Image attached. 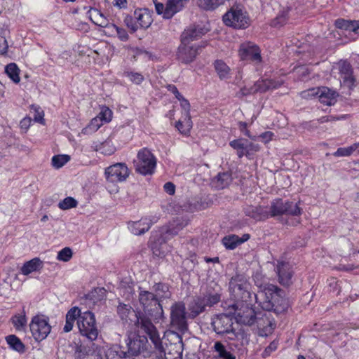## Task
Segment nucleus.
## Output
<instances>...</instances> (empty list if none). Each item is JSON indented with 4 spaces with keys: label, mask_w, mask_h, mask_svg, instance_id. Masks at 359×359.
Returning <instances> with one entry per match:
<instances>
[{
    "label": "nucleus",
    "mask_w": 359,
    "mask_h": 359,
    "mask_svg": "<svg viewBox=\"0 0 359 359\" xmlns=\"http://www.w3.org/2000/svg\"><path fill=\"white\" fill-rule=\"evenodd\" d=\"M229 291L234 300L228 306L229 313H233L243 323L249 322L254 316L253 302L257 303L256 296L251 292V285L244 274H236L229 283Z\"/></svg>",
    "instance_id": "1"
},
{
    "label": "nucleus",
    "mask_w": 359,
    "mask_h": 359,
    "mask_svg": "<svg viewBox=\"0 0 359 359\" xmlns=\"http://www.w3.org/2000/svg\"><path fill=\"white\" fill-rule=\"evenodd\" d=\"M117 313L125 326H135L145 332L155 346L161 344V339L156 327L145 315L137 313L130 305L121 303L117 306Z\"/></svg>",
    "instance_id": "2"
},
{
    "label": "nucleus",
    "mask_w": 359,
    "mask_h": 359,
    "mask_svg": "<svg viewBox=\"0 0 359 359\" xmlns=\"http://www.w3.org/2000/svg\"><path fill=\"white\" fill-rule=\"evenodd\" d=\"M257 303L266 311L281 313L287 311L289 304L285 292L276 285H270L256 296Z\"/></svg>",
    "instance_id": "3"
},
{
    "label": "nucleus",
    "mask_w": 359,
    "mask_h": 359,
    "mask_svg": "<svg viewBox=\"0 0 359 359\" xmlns=\"http://www.w3.org/2000/svg\"><path fill=\"white\" fill-rule=\"evenodd\" d=\"M135 171L142 175H152L156 167V158L147 148L140 149L134 160Z\"/></svg>",
    "instance_id": "4"
},
{
    "label": "nucleus",
    "mask_w": 359,
    "mask_h": 359,
    "mask_svg": "<svg viewBox=\"0 0 359 359\" xmlns=\"http://www.w3.org/2000/svg\"><path fill=\"white\" fill-rule=\"evenodd\" d=\"M77 326L80 334L86 337L90 341L97 339L98 330L96 325L95 317L91 311L82 313L77 320Z\"/></svg>",
    "instance_id": "5"
},
{
    "label": "nucleus",
    "mask_w": 359,
    "mask_h": 359,
    "mask_svg": "<svg viewBox=\"0 0 359 359\" xmlns=\"http://www.w3.org/2000/svg\"><path fill=\"white\" fill-rule=\"evenodd\" d=\"M170 327L184 333L188 329L187 312L184 303H174L170 308Z\"/></svg>",
    "instance_id": "6"
},
{
    "label": "nucleus",
    "mask_w": 359,
    "mask_h": 359,
    "mask_svg": "<svg viewBox=\"0 0 359 359\" xmlns=\"http://www.w3.org/2000/svg\"><path fill=\"white\" fill-rule=\"evenodd\" d=\"M269 211L271 217L283 215L297 216L301 214V209L297 203L283 201L281 198L273 200L271 203Z\"/></svg>",
    "instance_id": "7"
},
{
    "label": "nucleus",
    "mask_w": 359,
    "mask_h": 359,
    "mask_svg": "<svg viewBox=\"0 0 359 359\" xmlns=\"http://www.w3.org/2000/svg\"><path fill=\"white\" fill-rule=\"evenodd\" d=\"M282 81L273 79H262L257 81L250 88L244 87L241 88L236 94L237 97H243L257 93H264L267 90L276 89L281 86Z\"/></svg>",
    "instance_id": "8"
},
{
    "label": "nucleus",
    "mask_w": 359,
    "mask_h": 359,
    "mask_svg": "<svg viewBox=\"0 0 359 359\" xmlns=\"http://www.w3.org/2000/svg\"><path fill=\"white\" fill-rule=\"evenodd\" d=\"M224 24L236 29H244L249 25V18L245 12L238 8H231L223 16Z\"/></svg>",
    "instance_id": "9"
},
{
    "label": "nucleus",
    "mask_w": 359,
    "mask_h": 359,
    "mask_svg": "<svg viewBox=\"0 0 359 359\" xmlns=\"http://www.w3.org/2000/svg\"><path fill=\"white\" fill-rule=\"evenodd\" d=\"M29 327L33 337L36 341H42L46 339L51 330L48 319L43 316L33 317Z\"/></svg>",
    "instance_id": "10"
},
{
    "label": "nucleus",
    "mask_w": 359,
    "mask_h": 359,
    "mask_svg": "<svg viewBox=\"0 0 359 359\" xmlns=\"http://www.w3.org/2000/svg\"><path fill=\"white\" fill-rule=\"evenodd\" d=\"M130 170L124 163H117L105 168L104 175L107 182H122L129 177Z\"/></svg>",
    "instance_id": "11"
},
{
    "label": "nucleus",
    "mask_w": 359,
    "mask_h": 359,
    "mask_svg": "<svg viewBox=\"0 0 359 359\" xmlns=\"http://www.w3.org/2000/svg\"><path fill=\"white\" fill-rule=\"evenodd\" d=\"M139 302L145 313L152 315L154 312H162L163 309L157 297L154 294L148 291L141 290L139 293Z\"/></svg>",
    "instance_id": "12"
},
{
    "label": "nucleus",
    "mask_w": 359,
    "mask_h": 359,
    "mask_svg": "<svg viewBox=\"0 0 359 359\" xmlns=\"http://www.w3.org/2000/svg\"><path fill=\"white\" fill-rule=\"evenodd\" d=\"M230 314L229 313V314H219L212 318L211 325L217 334H224L231 333L235 336L232 327L233 319L230 317Z\"/></svg>",
    "instance_id": "13"
},
{
    "label": "nucleus",
    "mask_w": 359,
    "mask_h": 359,
    "mask_svg": "<svg viewBox=\"0 0 359 359\" xmlns=\"http://www.w3.org/2000/svg\"><path fill=\"white\" fill-rule=\"evenodd\" d=\"M200 46L181 42L177 53V60L183 64L192 62L199 53Z\"/></svg>",
    "instance_id": "14"
},
{
    "label": "nucleus",
    "mask_w": 359,
    "mask_h": 359,
    "mask_svg": "<svg viewBox=\"0 0 359 359\" xmlns=\"http://www.w3.org/2000/svg\"><path fill=\"white\" fill-rule=\"evenodd\" d=\"M276 273L279 283L283 286H289L292 283L294 271L292 266L285 262H278Z\"/></svg>",
    "instance_id": "15"
},
{
    "label": "nucleus",
    "mask_w": 359,
    "mask_h": 359,
    "mask_svg": "<svg viewBox=\"0 0 359 359\" xmlns=\"http://www.w3.org/2000/svg\"><path fill=\"white\" fill-rule=\"evenodd\" d=\"M239 55L242 60H250L256 63L261 62L259 48L251 42L244 43L241 45Z\"/></svg>",
    "instance_id": "16"
},
{
    "label": "nucleus",
    "mask_w": 359,
    "mask_h": 359,
    "mask_svg": "<svg viewBox=\"0 0 359 359\" xmlns=\"http://www.w3.org/2000/svg\"><path fill=\"white\" fill-rule=\"evenodd\" d=\"M245 213L247 216L257 221L264 220L269 217V211L267 207L248 206L245 209Z\"/></svg>",
    "instance_id": "17"
},
{
    "label": "nucleus",
    "mask_w": 359,
    "mask_h": 359,
    "mask_svg": "<svg viewBox=\"0 0 359 359\" xmlns=\"http://www.w3.org/2000/svg\"><path fill=\"white\" fill-rule=\"evenodd\" d=\"M189 0H168L165 5V18L170 19L184 8Z\"/></svg>",
    "instance_id": "18"
},
{
    "label": "nucleus",
    "mask_w": 359,
    "mask_h": 359,
    "mask_svg": "<svg viewBox=\"0 0 359 359\" xmlns=\"http://www.w3.org/2000/svg\"><path fill=\"white\" fill-rule=\"evenodd\" d=\"M318 98L321 103L330 106L336 102L338 95L336 91L327 87H320L318 88Z\"/></svg>",
    "instance_id": "19"
},
{
    "label": "nucleus",
    "mask_w": 359,
    "mask_h": 359,
    "mask_svg": "<svg viewBox=\"0 0 359 359\" xmlns=\"http://www.w3.org/2000/svg\"><path fill=\"white\" fill-rule=\"evenodd\" d=\"M134 18L136 20L140 29L148 28L152 22L151 15L147 9H137L134 12Z\"/></svg>",
    "instance_id": "20"
},
{
    "label": "nucleus",
    "mask_w": 359,
    "mask_h": 359,
    "mask_svg": "<svg viewBox=\"0 0 359 359\" xmlns=\"http://www.w3.org/2000/svg\"><path fill=\"white\" fill-rule=\"evenodd\" d=\"M152 224L150 219L146 218L140 221L129 223L128 228L135 235H142L148 231Z\"/></svg>",
    "instance_id": "21"
},
{
    "label": "nucleus",
    "mask_w": 359,
    "mask_h": 359,
    "mask_svg": "<svg viewBox=\"0 0 359 359\" xmlns=\"http://www.w3.org/2000/svg\"><path fill=\"white\" fill-rule=\"evenodd\" d=\"M339 71L343 79L344 84L348 86H353L355 82V79L352 75L353 72L351 65L346 61L340 62Z\"/></svg>",
    "instance_id": "22"
},
{
    "label": "nucleus",
    "mask_w": 359,
    "mask_h": 359,
    "mask_svg": "<svg viewBox=\"0 0 359 359\" xmlns=\"http://www.w3.org/2000/svg\"><path fill=\"white\" fill-rule=\"evenodd\" d=\"M204 32L201 28L189 27L185 29L181 36V42L196 44L193 41L200 38Z\"/></svg>",
    "instance_id": "23"
},
{
    "label": "nucleus",
    "mask_w": 359,
    "mask_h": 359,
    "mask_svg": "<svg viewBox=\"0 0 359 359\" xmlns=\"http://www.w3.org/2000/svg\"><path fill=\"white\" fill-rule=\"evenodd\" d=\"M88 13L90 15V20L96 25L102 27L110 28L111 25H109L108 20L98 9L91 8L88 11Z\"/></svg>",
    "instance_id": "24"
},
{
    "label": "nucleus",
    "mask_w": 359,
    "mask_h": 359,
    "mask_svg": "<svg viewBox=\"0 0 359 359\" xmlns=\"http://www.w3.org/2000/svg\"><path fill=\"white\" fill-rule=\"evenodd\" d=\"M232 181L231 174L229 172L219 173L212 180V186L217 189L227 187Z\"/></svg>",
    "instance_id": "25"
},
{
    "label": "nucleus",
    "mask_w": 359,
    "mask_h": 359,
    "mask_svg": "<svg viewBox=\"0 0 359 359\" xmlns=\"http://www.w3.org/2000/svg\"><path fill=\"white\" fill-rule=\"evenodd\" d=\"M334 25L339 29L355 33L359 29V20H348L339 18L335 21Z\"/></svg>",
    "instance_id": "26"
},
{
    "label": "nucleus",
    "mask_w": 359,
    "mask_h": 359,
    "mask_svg": "<svg viewBox=\"0 0 359 359\" xmlns=\"http://www.w3.org/2000/svg\"><path fill=\"white\" fill-rule=\"evenodd\" d=\"M128 352L132 355H137L140 353L144 347V341L137 337L133 339H128L127 342Z\"/></svg>",
    "instance_id": "27"
},
{
    "label": "nucleus",
    "mask_w": 359,
    "mask_h": 359,
    "mask_svg": "<svg viewBox=\"0 0 359 359\" xmlns=\"http://www.w3.org/2000/svg\"><path fill=\"white\" fill-rule=\"evenodd\" d=\"M42 267V262L39 258H34L25 262L20 269L21 273L27 276L32 272L39 271Z\"/></svg>",
    "instance_id": "28"
},
{
    "label": "nucleus",
    "mask_w": 359,
    "mask_h": 359,
    "mask_svg": "<svg viewBox=\"0 0 359 359\" xmlns=\"http://www.w3.org/2000/svg\"><path fill=\"white\" fill-rule=\"evenodd\" d=\"M154 290L155 292V297L159 300V302L162 299H169L171 297V292L169 290L168 284L158 283L154 286Z\"/></svg>",
    "instance_id": "29"
},
{
    "label": "nucleus",
    "mask_w": 359,
    "mask_h": 359,
    "mask_svg": "<svg viewBox=\"0 0 359 359\" xmlns=\"http://www.w3.org/2000/svg\"><path fill=\"white\" fill-rule=\"evenodd\" d=\"M6 341L9 347L18 353H24L25 347L21 340L14 334L8 335L6 337Z\"/></svg>",
    "instance_id": "30"
},
{
    "label": "nucleus",
    "mask_w": 359,
    "mask_h": 359,
    "mask_svg": "<svg viewBox=\"0 0 359 359\" xmlns=\"http://www.w3.org/2000/svg\"><path fill=\"white\" fill-rule=\"evenodd\" d=\"M224 1V0H198V5L205 11H214L223 5Z\"/></svg>",
    "instance_id": "31"
},
{
    "label": "nucleus",
    "mask_w": 359,
    "mask_h": 359,
    "mask_svg": "<svg viewBox=\"0 0 359 359\" xmlns=\"http://www.w3.org/2000/svg\"><path fill=\"white\" fill-rule=\"evenodd\" d=\"M126 351L118 345L111 346L106 352L107 359H126L124 358Z\"/></svg>",
    "instance_id": "32"
},
{
    "label": "nucleus",
    "mask_w": 359,
    "mask_h": 359,
    "mask_svg": "<svg viewBox=\"0 0 359 359\" xmlns=\"http://www.w3.org/2000/svg\"><path fill=\"white\" fill-rule=\"evenodd\" d=\"M5 72L14 83H18L20 82V69L16 64L10 63L7 65L5 67Z\"/></svg>",
    "instance_id": "33"
},
{
    "label": "nucleus",
    "mask_w": 359,
    "mask_h": 359,
    "mask_svg": "<svg viewBox=\"0 0 359 359\" xmlns=\"http://www.w3.org/2000/svg\"><path fill=\"white\" fill-rule=\"evenodd\" d=\"M205 307H207V305L206 303H205L204 299L203 297H199L194 300V302L190 307V310L194 316H196L203 312Z\"/></svg>",
    "instance_id": "34"
},
{
    "label": "nucleus",
    "mask_w": 359,
    "mask_h": 359,
    "mask_svg": "<svg viewBox=\"0 0 359 359\" xmlns=\"http://www.w3.org/2000/svg\"><path fill=\"white\" fill-rule=\"evenodd\" d=\"M215 69L221 79H226L229 74L230 68L222 60L215 62Z\"/></svg>",
    "instance_id": "35"
},
{
    "label": "nucleus",
    "mask_w": 359,
    "mask_h": 359,
    "mask_svg": "<svg viewBox=\"0 0 359 359\" xmlns=\"http://www.w3.org/2000/svg\"><path fill=\"white\" fill-rule=\"evenodd\" d=\"M102 348L100 346L92 344V350L89 349L86 351V354L80 359H102Z\"/></svg>",
    "instance_id": "36"
},
{
    "label": "nucleus",
    "mask_w": 359,
    "mask_h": 359,
    "mask_svg": "<svg viewBox=\"0 0 359 359\" xmlns=\"http://www.w3.org/2000/svg\"><path fill=\"white\" fill-rule=\"evenodd\" d=\"M356 150H358V152L359 153V142L354 143L348 147H340L337 149L334 152V156L337 157L349 156Z\"/></svg>",
    "instance_id": "37"
},
{
    "label": "nucleus",
    "mask_w": 359,
    "mask_h": 359,
    "mask_svg": "<svg viewBox=\"0 0 359 359\" xmlns=\"http://www.w3.org/2000/svg\"><path fill=\"white\" fill-rule=\"evenodd\" d=\"M12 323L17 330H22L25 329L27 324V318L25 311L23 309L21 314L15 315L12 318Z\"/></svg>",
    "instance_id": "38"
},
{
    "label": "nucleus",
    "mask_w": 359,
    "mask_h": 359,
    "mask_svg": "<svg viewBox=\"0 0 359 359\" xmlns=\"http://www.w3.org/2000/svg\"><path fill=\"white\" fill-rule=\"evenodd\" d=\"M95 150L104 156H110L115 152L116 149L111 142L105 141L97 146Z\"/></svg>",
    "instance_id": "39"
},
{
    "label": "nucleus",
    "mask_w": 359,
    "mask_h": 359,
    "mask_svg": "<svg viewBox=\"0 0 359 359\" xmlns=\"http://www.w3.org/2000/svg\"><path fill=\"white\" fill-rule=\"evenodd\" d=\"M240 238L236 235L226 236L223 238L222 243L226 249L233 250L240 245Z\"/></svg>",
    "instance_id": "40"
},
{
    "label": "nucleus",
    "mask_w": 359,
    "mask_h": 359,
    "mask_svg": "<svg viewBox=\"0 0 359 359\" xmlns=\"http://www.w3.org/2000/svg\"><path fill=\"white\" fill-rule=\"evenodd\" d=\"M203 298L207 306L211 307L220 302L221 294L219 292H208Z\"/></svg>",
    "instance_id": "41"
},
{
    "label": "nucleus",
    "mask_w": 359,
    "mask_h": 359,
    "mask_svg": "<svg viewBox=\"0 0 359 359\" xmlns=\"http://www.w3.org/2000/svg\"><path fill=\"white\" fill-rule=\"evenodd\" d=\"M215 350L218 353L219 358L222 359H236V357L226 351L224 346L219 341L215 344Z\"/></svg>",
    "instance_id": "42"
},
{
    "label": "nucleus",
    "mask_w": 359,
    "mask_h": 359,
    "mask_svg": "<svg viewBox=\"0 0 359 359\" xmlns=\"http://www.w3.org/2000/svg\"><path fill=\"white\" fill-rule=\"evenodd\" d=\"M69 160L70 156L69 155H55L52 158L51 164L55 168L59 169L64 166Z\"/></svg>",
    "instance_id": "43"
},
{
    "label": "nucleus",
    "mask_w": 359,
    "mask_h": 359,
    "mask_svg": "<svg viewBox=\"0 0 359 359\" xmlns=\"http://www.w3.org/2000/svg\"><path fill=\"white\" fill-rule=\"evenodd\" d=\"M81 314L82 313L78 307H73L66 314V322L71 323L74 325L75 320L76 319L78 320Z\"/></svg>",
    "instance_id": "44"
},
{
    "label": "nucleus",
    "mask_w": 359,
    "mask_h": 359,
    "mask_svg": "<svg viewBox=\"0 0 359 359\" xmlns=\"http://www.w3.org/2000/svg\"><path fill=\"white\" fill-rule=\"evenodd\" d=\"M77 204L78 203L76 200L74 198L67 197L59 203L58 207L61 210H68L76 207Z\"/></svg>",
    "instance_id": "45"
},
{
    "label": "nucleus",
    "mask_w": 359,
    "mask_h": 359,
    "mask_svg": "<svg viewBox=\"0 0 359 359\" xmlns=\"http://www.w3.org/2000/svg\"><path fill=\"white\" fill-rule=\"evenodd\" d=\"M175 127L177 130L182 134H187L189 132L190 128H191L190 118H186L185 122H182L179 120L175 125Z\"/></svg>",
    "instance_id": "46"
},
{
    "label": "nucleus",
    "mask_w": 359,
    "mask_h": 359,
    "mask_svg": "<svg viewBox=\"0 0 359 359\" xmlns=\"http://www.w3.org/2000/svg\"><path fill=\"white\" fill-rule=\"evenodd\" d=\"M123 21L126 26L130 29L132 33L135 32L138 29H140V26L137 25L136 20L131 15H127Z\"/></svg>",
    "instance_id": "47"
},
{
    "label": "nucleus",
    "mask_w": 359,
    "mask_h": 359,
    "mask_svg": "<svg viewBox=\"0 0 359 359\" xmlns=\"http://www.w3.org/2000/svg\"><path fill=\"white\" fill-rule=\"evenodd\" d=\"M102 125V121H101L98 116L93 118L89 125L83 129L84 133L89 131L95 132Z\"/></svg>",
    "instance_id": "48"
},
{
    "label": "nucleus",
    "mask_w": 359,
    "mask_h": 359,
    "mask_svg": "<svg viewBox=\"0 0 359 359\" xmlns=\"http://www.w3.org/2000/svg\"><path fill=\"white\" fill-rule=\"evenodd\" d=\"M72 257V251L69 248H65L58 252L57 259L60 261L68 262Z\"/></svg>",
    "instance_id": "49"
},
{
    "label": "nucleus",
    "mask_w": 359,
    "mask_h": 359,
    "mask_svg": "<svg viewBox=\"0 0 359 359\" xmlns=\"http://www.w3.org/2000/svg\"><path fill=\"white\" fill-rule=\"evenodd\" d=\"M109 29H113L116 31L117 36L121 41H126L128 40L129 36L125 29L121 28L114 24H111Z\"/></svg>",
    "instance_id": "50"
},
{
    "label": "nucleus",
    "mask_w": 359,
    "mask_h": 359,
    "mask_svg": "<svg viewBox=\"0 0 359 359\" xmlns=\"http://www.w3.org/2000/svg\"><path fill=\"white\" fill-rule=\"evenodd\" d=\"M125 74L127 77L130 79V80L136 83L140 84L144 80V76L137 72H125Z\"/></svg>",
    "instance_id": "51"
},
{
    "label": "nucleus",
    "mask_w": 359,
    "mask_h": 359,
    "mask_svg": "<svg viewBox=\"0 0 359 359\" xmlns=\"http://www.w3.org/2000/svg\"><path fill=\"white\" fill-rule=\"evenodd\" d=\"M101 121L109 122L111 120L112 112L108 107L102 108L97 116Z\"/></svg>",
    "instance_id": "52"
},
{
    "label": "nucleus",
    "mask_w": 359,
    "mask_h": 359,
    "mask_svg": "<svg viewBox=\"0 0 359 359\" xmlns=\"http://www.w3.org/2000/svg\"><path fill=\"white\" fill-rule=\"evenodd\" d=\"M318 92H319L318 88H313L304 90L301 93V96L305 99H310L312 97H318Z\"/></svg>",
    "instance_id": "53"
},
{
    "label": "nucleus",
    "mask_w": 359,
    "mask_h": 359,
    "mask_svg": "<svg viewBox=\"0 0 359 359\" xmlns=\"http://www.w3.org/2000/svg\"><path fill=\"white\" fill-rule=\"evenodd\" d=\"M248 144V141L242 139L234 140L231 141L229 145L236 150L243 149Z\"/></svg>",
    "instance_id": "54"
},
{
    "label": "nucleus",
    "mask_w": 359,
    "mask_h": 359,
    "mask_svg": "<svg viewBox=\"0 0 359 359\" xmlns=\"http://www.w3.org/2000/svg\"><path fill=\"white\" fill-rule=\"evenodd\" d=\"M6 36H0V55H5L7 53L8 45Z\"/></svg>",
    "instance_id": "55"
},
{
    "label": "nucleus",
    "mask_w": 359,
    "mask_h": 359,
    "mask_svg": "<svg viewBox=\"0 0 359 359\" xmlns=\"http://www.w3.org/2000/svg\"><path fill=\"white\" fill-rule=\"evenodd\" d=\"M278 347V341H273L270 344L265 348L263 355L264 357L269 356L273 351H276Z\"/></svg>",
    "instance_id": "56"
},
{
    "label": "nucleus",
    "mask_w": 359,
    "mask_h": 359,
    "mask_svg": "<svg viewBox=\"0 0 359 359\" xmlns=\"http://www.w3.org/2000/svg\"><path fill=\"white\" fill-rule=\"evenodd\" d=\"M164 191L169 195H173L175 192V186L172 182H166L163 186Z\"/></svg>",
    "instance_id": "57"
},
{
    "label": "nucleus",
    "mask_w": 359,
    "mask_h": 359,
    "mask_svg": "<svg viewBox=\"0 0 359 359\" xmlns=\"http://www.w3.org/2000/svg\"><path fill=\"white\" fill-rule=\"evenodd\" d=\"M287 20L286 15L283 14L280 15H278L273 21V25L274 26H282L283 25Z\"/></svg>",
    "instance_id": "58"
},
{
    "label": "nucleus",
    "mask_w": 359,
    "mask_h": 359,
    "mask_svg": "<svg viewBox=\"0 0 359 359\" xmlns=\"http://www.w3.org/2000/svg\"><path fill=\"white\" fill-rule=\"evenodd\" d=\"M167 88L170 92L175 95V97L178 100H181V99H182V95L180 93L177 87L175 85H168L167 86Z\"/></svg>",
    "instance_id": "59"
},
{
    "label": "nucleus",
    "mask_w": 359,
    "mask_h": 359,
    "mask_svg": "<svg viewBox=\"0 0 359 359\" xmlns=\"http://www.w3.org/2000/svg\"><path fill=\"white\" fill-rule=\"evenodd\" d=\"M156 11L158 15H163L165 18V6L161 3H155Z\"/></svg>",
    "instance_id": "60"
},
{
    "label": "nucleus",
    "mask_w": 359,
    "mask_h": 359,
    "mask_svg": "<svg viewBox=\"0 0 359 359\" xmlns=\"http://www.w3.org/2000/svg\"><path fill=\"white\" fill-rule=\"evenodd\" d=\"M180 101H181V105L185 111L186 116H188L189 109H190V104H189V101L187 100H186L185 98H184L183 97Z\"/></svg>",
    "instance_id": "61"
},
{
    "label": "nucleus",
    "mask_w": 359,
    "mask_h": 359,
    "mask_svg": "<svg viewBox=\"0 0 359 359\" xmlns=\"http://www.w3.org/2000/svg\"><path fill=\"white\" fill-rule=\"evenodd\" d=\"M8 31L5 25L4 19L3 17L0 16V36H6Z\"/></svg>",
    "instance_id": "62"
},
{
    "label": "nucleus",
    "mask_w": 359,
    "mask_h": 359,
    "mask_svg": "<svg viewBox=\"0 0 359 359\" xmlns=\"http://www.w3.org/2000/svg\"><path fill=\"white\" fill-rule=\"evenodd\" d=\"M273 135V133H271L270 131H267V132L263 133L260 135V137L263 140V141L265 143H266V142H268L269 140H271L272 139Z\"/></svg>",
    "instance_id": "63"
},
{
    "label": "nucleus",
    "mask_w": 359,
    "mask_h": 359,
    "mask_svg": "<svg viewBox=\"0 0 359 359\" xmlns=\"http://www.w3.org/2000/svg\"><path fill=\"white\" fill-rule=\"evenodd\" d=\"M357 267L353 264H340L339 269L344 271H351Z\"/></svg>",
    "instance_id": "64"
}]
</instances>
